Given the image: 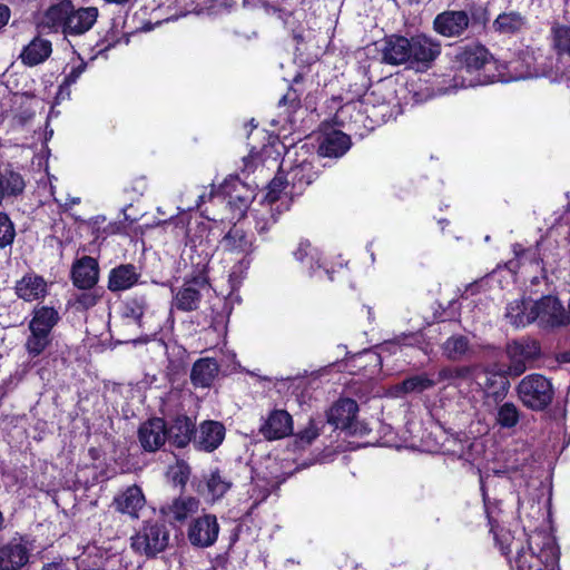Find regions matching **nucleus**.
I'll return each mask as SVG.
<instances>
[{
  "mask_svg": "<svg viewBox=\"0 0 570 570\" xmlns=\"http://www.w3.org/2000/svg\"><path fill=\"white\" fill-rule=\"evenodd\" d=\"M495 540L511 570H533L537 561L549 569L559 561V550L546 532H534L529 538H515L510 531H502L495 534Z\"/></svg>",
  "mask_w": 570,
  "mask_h": 570,
  "instance_id": "f257e3e1",
  "label": "nucleus"
},
{
  "mask_svg": "<svg viewBox=\"0 0 570 570\" xmlns=\"http://www.w3.org/2000/svg\"><path fill=\"white\" fill-rule=\"evenodd\" d=\"M99 11L96 7L75 8L70 1L51 6L43 19V27L53 32L61 31L65 38L78 37L96 23Z\"/></svg>",
  "mask_w": 570,
  "mask_h": 570,
  "instance_id": "f03ea898",
  "label": "nucleus"
},
{
  "mask_svg": "<svg viewBox=\"0 0 570 570\" xmlns=\"http://www.w3.org/2000/svg\"><path fill=\"white\" fill-rule=\"evenodd\" d=\"M377 96L379 90H373L361 99L347 101L337 109L335 122L343 127L352 122L371 127L385 122L392 110L390 104L379 102Z\"/></svg>",
  "mask_w": 570,
  "mask_h": 570,
  "instance_id": "7ed1b4c3",
  "label": "nucleus"
},
{
  "mask_svg": "<svg viewBox=\"0 0 570 570\" xmlns=\"http://www.w3.org/2000/svg\"><path fill=\"white\" fill-rule=\"evenodd\" d=\"M60 315L53 306L36 305L29 322L30 335L26 350L31 356L40 355L51 343V332L59 323Z\"/></svg>",
  "mask_w": 570,
  "mask_h": 570,
  "instance_id": "20e7f679",
  "label": "nucleus"
},
{
  "mask_svg": "<svg viewBox=\"0 0 570 570\" xmlns=\"http://www.w3.org/2000/svg\"><path fill=\"white\" fill-rule=\"evenodd\" d=\"M515 390L522 404L532 411L546 410L554 397L552 383L541 374L524 376Z\"/></svg>",
  "mask_w": 570,
  "mask_h": 570,
  "instance_id": "39448f33",
  "label": "nucleus"
},
{
  "mask_svg": "<svg viewBox=\"0 0 570 570\" xmlns=\"http://www.w3.org/2000/svg\"><path fill=\"white\" fill-rule=\"evenodd\" d=\"M533 323L537 322L540 327H560L569 325L568 311L560 299L552 295H547L538 301H533Z\"/></svg>",
  "mask_w": 570,
  "mask_h": 570,
  "instance_id": "423d86ee",
  "label": "nucleus"
},
{
  "mask_svg": "<svg viewBox=\"0 0 570 570\" xmlns=\"http://www.w3.org/2000/svg\"><path fill=\"white\" fill-rule=\"evenodd\" d=\"M541 348L535 340L523 338L513 341L507 345L509 366L507 373L512 376H520L528 368V363L540 356Z\"/></svg>",
  "mask_w": 570,
  "mask_h": 570,
  "instance_id": "0eeeda50",
  "label": "nucleus"
},
{
  "mask_svg": "<svg viewBox=\"0 0 570 570\" xmlns=\"http://www.w3.org/2000/svg\"><path fill=\"white\" fill-rule=\"evenodd\" d=\"M220 527L216 515L205 513L189 522L187 539L193 547L206 549L216 543Z\"/></svg>",
  "mask_w": 570,
  "mask_h": 570,
  "instance_id": "6e6552de",
  "label": "nucleus"
},
{
  "mask_svg": "<svg viewBox=\"0 0 570 570\" xmlns=\"http://www.w3.org/2000/svg\"><path fill=\"white\" fill-rule=\"evenodd\" d=\"M441 43L425 35L410 38L409 68L425 70L440 56Z\"/></svg>",
  "mask_w": 570,
  "mask_h": 570,
  "instance_id": "1a4fd4ad",
  "label": "nucleus"
},
{
  "mask_svg": "<svg viewBox=\"0 0 570 570\" xmlns=\"http://www.w3.org/2000/svg\"><path fill=\"white\" fill-rule=\"evenodd\" d=\"M22 174L11 165H0V207L13 204L26 189Z\"/></svg>",
  "mask_w": 570,
  "mask_h": 570,
  "instance_id": "9d476101",
  "label": "nucleus"
},
{
  "mask_svg": "<svg viewBox=\"0 0 570 570\" xmlns=\"http://www.w3.org/2000/svg\"><path fill=\"white\" fill-rule=\"evenodd\" d=\"M491 59L492 56L484 46L472 43L459 49L454 63L459 72L466 71L472 73L482 69Z\"/></svg>",
  "mask_w": 570,
  "mask_h": 570,
  "instance_id": "9b49d317",
  "label": "nucleus"
},
{
  "mask_svg": "<svg viewBox=\"0 0 570 570\" xmlns=\"http://www.w3.org/2000/svg\"><path fill=\"white\" fill-rule=\"evenodd\" d=\"M31 548L23 538H13L0 547V570H19L30 557Z\"/></svg>",
  "mask_w": 570,
  "mask_h": 570,
  "instance_id": "f8f14e48",
  "label": "nucleus"
},
{
  "mask_svg": "<svg viewBox=\"0 0 570 570\" xmlns=\"http://www.w3.org/2000/svg\"><path fill=\"white\" fill-rule=\"evenodd\" d=\"M200 501L195 497L180 495L175 498L170 503L160 508L163 517L173 525L184 524L187 519L198 512Z\"/></svg>",
  "mask_w": 570,
  "mask_h": 570,
  "instance_id": "ddd939ff",
  "label": "nucleus"
},
{
  "mask_svg": "<svg viewBox=\"0 0 570 570\" xmlns=\"http://www.w3.org/2000/svg\"><path fill=\"white\" fill-rule=\"evenodd\" d=\"M293 432L292 415L285 410H273L259 428V433L268 441L284 439Z\"/></svg>",
  "mask_w": 570,
  "mask_h": 570,
  "instance_id": "4468645a",
  "label": "nucleus"
},
{
  "mask_svg": "<svg viewBox=\"0 0 570 570\" xmlns=\"http://www.w3.org/2000/svg\"><path fill=\"white\" fill-rule=\"evenodd\" d=\"M225 426L218 421H204L196 429L194 446L204 452L215 451L225 439Z\"/></svg>",
  "mask_w": 570,
  "mask_h": 570,
  "instance_id": "2eb2a0df",
  "label": "nucleus"
},
{
  "mask_svg": "<svg viewBox=\"0 0 570 570\" xmlns=\"http://www.w3.org/2000/svg\"><path fill=\"white\" fill-rule=\"evenodd\" d=\"M358 412L357 403L352 399H341L327 412V422L335 429L347 430L354 433V421Z\"/></svg>",
  "mask_w": 570,
  "mask_h": 570,
  "instance_id": "dca6fc26",
  "label": "nucleus"
},
{
  "mask_svg": "<svg viewBox=\"0 0 570 570\" xmlns=\"http://www.w3.org/2000/svg\"><path fill=\"white\" fill-rule=\"evenodd\" d=\"M99 279L98 262L90 256H82L71 267V281L79 289H92Z\"/></svg>",
  "mask_w": 570,
  "mask_h": 570,
  "instance_id": "f3484780",
  "label": "nucleus"
},
{
  "mask_svg": "<svg viewBox=\"0 0 570 570\" xmlns=\"http://www.w3.org/2000/svg\"><path fill=\"white\" fill-rule=\"evenodd\" d=\"M470 18L465 11H444L434 21V30L444 37H459L469 27Z\"/></svg>",
  "mask_w": 570,
  "mask_h": 570,
  "instance_id": "a211bd4d",
  "label": "nucleus"
},
{
  "mask_svg": "<svg viewBox=\"0 0 570 570\" xmlns=\"http://www.w3.org/2000/svg\"><path fill=\"white\" fill-rule=\"evenodd\" d=\"M410 38L392 35L383 40L381 48L382 61L391 66L406 65L409 67Z\"/></svg>",
  "mask_w": 570,
  "mask_h": 570,
  "instance_id": "6ab92c4d",
  "label": "nucleus"
},
{
  "mask_svg": "<svg viewBox=\"0 0 570 570\" xmlns=\"http://www.w3.org/2000/svg\"><path fill=\"white\" fill-rule=\"evenodd\" d=\"M220 246L232 254L249 255L255 250L254 235L234 225L222 238Z\"/></svg>",
  "mask_w": 570,
  "mask_h": 570,
  "instance_id": "aec40b11",
  "label": "nucleus"
},
{
  "mask_svg": "<svg viewBox=\"0 0 570 570\" xmlns=\"http://www.w3.org/2000/svg\"><path fill=\"white\" fill-rule=\"evenodd\" d=\"M16 294L26 302L43 298L48 292L47 282L36 274H27L16 283Z\"/></svg>",
  "mask_w": 570,
  "mask_h": 570,
  "instance_id": "412c9836",
  "label": "nucleus"
},
{
  "mask_svg": "<svg viewBox=\"0 0 570 570\" xmlns=\"http://www.w3.org/2000/svg\"><path fill=\"white\" fill-rule=\"evenodd\" d=\"M51 53V41L36 37L22 49L19 58L24 66L35 67L45 62Z\"/></svg>",
  "mask_w": 570,
  "mask_h": 570,
  "instance_id": "4be33fe9",
  "label": "nucleus"
},
{
  "mask_svg": "<svg viewBox=\"0 0 570 570\" xmlns=\"http://www.w3.org/2000/svg\"><path fill=\"white\" fill-rule=\"evenodd\" d=\"M204 285L205 281L199 279V277H195L191 281L186 282V284L177 292L174 298V306L184 312L196 309L202 297L199 287Z\"/></svg>",
  "mask_w": 570,
  "mask_h": 570,
  "instance_id": "5701e85b",
  "label": "nucleus"
},
{
  "mask_svg": "<svg viewBox=\"0 0 570 570\" xmlns=\"http://www.w3.org/2000/svg\"><path fill=\"white\" fill-rule=\"evenodd\" d=\"M219 372V365L215 358L203 357L197 360L190 372V381L196 387H209Z\"/></svg>",
  "mask_w": 570,
  "mask_h": 570,
  "instance_id": "b1692460",
  "label": "nucleus"
},
{
  "mask_svg": "<svg viewBox=\"0 0 570 570\" xmlns=\"http://www.w3.org/2000/svg\"><path fill=\"white\" fill-rule=\"evenodd\" d=\"M351 147V138L340 130L325 134L318 146V154L324 157H341Z\"/></svg>",
  "mask_w": 570,
  "mask_h": 570,
  "instance_id": "393cba45",
  "label": "nucleus"
},
{
  "mask_svg": "<svg viewBox=\"0 0 570 570\" xmlns=\"http://www.w3.org/2000/svg\"><path fill=\"white\" fill-rule=\"evenodd\" d=\"M317 177V171L309 161H302L292 167L287 173V181L292 185V194L299 195Z\"/></svg>",
  "mask_w": 570,
  "mask_h": 570,
  "instance_id": "a878e982",
  "label": "nucleus"
},
{
  "mask_svg": "<svg viewBox=\"0 0 570 570\" xmlns=\"http://www.w3.org/2000/svg\"><path fill=\"white\" fill-rule=\"evenodd\" d=\"M139 273L131 264L119 265L110 271L108 289L111 292L126 291L137 284Z\"/></svg>",
  "mask_w": 570,
  "mask_h": 570,
  "instance_id": "bb28decb",
  "label": "nucleus"
},
{
  "mask_svg": "<svg viewBox=\"0 0 570 570\" xmlns=\"http://www.w3.org/2000/svg\"><path fill=\"white\" fill-rule=\"evenodd\" d=\"M532 305V299H514L507 306L505 318L514 327H524L533 323Z\"/></svg>",
  "mask_w": 570,
  "mask_h": 570,
  "instance_id": "cd10ccee",
  "label": "nucleus"
},
{
  "mask_svg": "<svg viewBox=\"0 0 570 570\" xmlns=\"http://www.w3.org/2000/svg\"><path fill=\"white\" fill-rule=\"evenodd\" d=\"M142 492L138 485H132L117 495L114 500L116 509L121 513H128L134 519L139 518V511L142 507Z\"/></svg>",
  "mask_w": 570,
  "mask_h": 570,
  "instance_id": "c85d7f7f",
  "label": "nucleus"
},
{
  "mask_svg": "<svg viewBox=\"0 0 570 570\" xmlns=\"http://www.w3.org/2000/svg\"><path fill=\"white\" fill-rule=\"evenodd\" d=\"M195 423L187 416H177L167 430L168 439L178 448L186 446L195 436Z\"/></svg>",
  "mask_w": 570,
  "mask_h": 570,
  "instance_id": "c756f323",
  "label": "nucleus"
},
{
  "mask_svg": "<svg viewBox=\"0 0 570 570\" xmlns=\"http://www.w3.org/2000/svg\"><path fill=\"white\" fill-rule=\"evenodd\" d=\"M204 480L206 484V495L213 502L222 499L233 485L230 478L218 468L205 475Z\"/></svg>",
  "mask_w": 570,
  "mask_h": 570,
  "instance_id": "7c9ffc66",
  "label": "nucleus"
},
{
  "mask_svg": "<svg viewBox=\"0 0 570 570\" xmlns=\"http://www.w3.org/2000/svg\"><path fill=\"white\" fill-rule=\"evenodd\" d=\"M169 532L164 524H151L145 529V554L155 556L166 549Z\"/></svg>",
  "mask_w": 570,
  "mask_h": 570,
  "instance_id": "2f4dec72",
  "label": "nucleus"
},
{
  "mask_svg": "<svg viewBox=\"0 0 570 570\" xmlns=\"http://www.w3.org/2000/svg\"><path fill=\"white\" fill-rule=\"evenodd\" d=\"M168 439L165 421L155 417L145 423V451L160 449Z\"/></svg>",
  "mask_w": 570,
  "mask_h": 570,
  "instance_id": "473e14b6",
  "label": "nucleus"
},
{
  "mask_svg": "<svg viewBox=\"0 0 570 570\" xmlns=\"http://www.w3.org/2000/svg\"><path fill=\"white\" fill-rule=\"evenodd\" d=\"M436 381L431 379L426 373L413 375L406 377L401 383L394 386L395 393L400 394H412V393H422L426 390L434 387Z\"/></svg>",
  "mask_w": 570,
  "mask_h": 570,
  "instance_id": "72a5a7b5",
  "label": "nucleus"
},
{
  "mask_svg": "<svg viewBox=\"0 0 570 570\" xmlns=\"http://www.w3.org/2000/svg\"><path fill=\"white\" fill-rule=\"evenodd\" d=\"M527 24V19L517 11L503 12L493 21V28L501 33H515Z\"/></svg>",
  "mask_w": 570,
  "mask_h": 570,
  "instance_id": "f704fd0d",
  "label": "nucleus"
},
{
  "mask_svg": "<svg viewBox=\"0 0 570 570\" xmlns=\"http://www.w3.org/2000/svg\"><path fill=\"white\" fill-rule=\"evenodd\" d=\"M521 411L513 402H504L497 409L494 422L501 429H514L521 419Z\"/></svg>",
  "mask_w": 570,
  "mask_h": 570,
  "instance_id": "c9c22d12",
  "label": "nucleus"
},
{
  "mask_svg": "<svg viewBox=\"0 0 570 570\" xmlns=\"http://www.w3.org/2000/svg\"><path fill=\"white\" fill-rule=\"evenodd\" d=\"M470 342L464 335H452L441 346L443 355L450 361L461 360L468 352Z\"/></svg>",
  "mask_w": 570,
  "mask_h": 570,
  "instance_id": "e433bc0d",
  "label": "nucleus"
},
{
  "mask_svg": "<svg viewBox=\"0 0 570 570\" xmlns=\"http://www.w3.org/2000/svg\"><path fill=\"white\" fill-rule=\"evenodd\" d=\"M551 38L558 55L570 56V26L553 23L551 27Z\"/></svg>",
  "mask_w": 570,
  "mask_h": 570,
  "instance_id": "4c0bfd02",
  "label": "nucleus"
},
{
  "mask_svg": "<svg viewBox=\"0 0 570 570\" xmlns=\"http://www.w3.org/2000/svg\"><path fill=\"white\" fill-rule=\"evenodd\" d=\"M471 373L470 367L468 366H446L442 367L438 372L436 383L439 382H448L451 385H458L460 381L466 379Z\"/></svg>",
  "mask_w": 570,
  "mask_h": 570,
  "instance_id": "58836bf2",
  "label": "nucleus"
},
{
  "mask_svg": "<svg viewBox=\"0 0 570 570\" xmlns=\"http://www.w3.org/2000/svg\"><path fill=\"white\" fill-rule=\"evenodd\" d=\"M16 235L14 223L7 213L0 212V249L11 246Z\"/></svg>",
  "mask_w": 570,
  "mask_h": 570,
  "instance_id": "ea45409f",
  "label": "nucleus"
},
{
  "mask_svg": "<svg viewBox=\"0 0 570 570\" xmlns=\"http://www.w3.org/2000/svg\"><path fill=\"white\" fill-rule=\"evenodd\" d=\"M83 291L85 292L76 294L71 302V306L78 311H86V309H89V308L96 306L97 303L101 298V296L96 291H92V289H83Z\"/></svg>",
  "mask_w": 570,
  "mask_h": 570,
  "instance_id": "a19ab883",
  "label": "nucleus"
},
{
  "mask_svg": "<svg viewBox=\"0 0 570 570\" xmlns=\"http://www.w3.org/2000/svg\"><path fill=\"white\" fill-rule=\"evenodd\" d=\"M190 468L184 461H178L175 465L168 470V476L171 479L175 485L184 488L189 479Z\"/></svg>",
  "mask_w": 570,
  "mask_h": 570,
  "instance_id": "79ce46f5",
  "label": "nucleus"
},
{
  "mask_svg": "<svg viewBox=\"0 0 570 570\" xmlns=\"http://www.w3.org/2000/svg\"><path fill=\"white\" fill-rule=\"evenodd\" d=\"M288 185V181L286 177H283L282 175H276L272 181L267 186V193L265 196V200L268 203V205H273L275 202H277L281 197L282 191L285 189V187Z\"/></svg>",
  "mask_w": 570,
  "mask_h": 570,
  "instance_id": "37998d69",
  "label": "nucleus"
},
{
  "mask_svg": "<svg viewBox=\"0 0 570 570\" xmlns=\"http://www.w3.org/2000/svg\"><path fill=\"white\" fill-rule=\"evenodd\" d=\"M494 384L499 385V389L493 391V395H494L495 400L504 399L507 393H508V391H509V387H510V382L508 381V379L505 376H503V375L487 376V381L484 383V387L488 389V390H491V387Z\"/></svg>",
  "mask_w": 570,
  "mask_h": 570,
  "instance_id": "c03bdc74",
  "label": "nucleus"
},
{
  "mask_svg": "<svg viewBox=\"0 0 570 570\" xmlns=\"http://www.w3.org/2000/svg\"><path fill=\"white\" fill-rule=\"evenodd\" d=\"M277 222V217L273 213V209L263 212L256 216L255 229L259 235L266 234L271 227Z\"/></svg>",
  "mask_w": 570,
  "mask_h": 570,
  "instance_id": "a18cd8bd",
  "label": "nucleus"
},
{
  "mask_svg": "<svg viewBox=\"0 0 570 570\" xmlns=\"http://www.w3.org/2000/svg\"><path fill=\"white\" fill-rule=\"evenodd\" d=\"M320 435V428L314 420L308 422V425L296 435V442L301 446L309 445Z\"/></svg>",
  "mask_w": 570,
  "mask_h": 570,
  "instance_id": "49530a36",
  "label": "nucleus"
},
{
  "mask_svg": "<svg viewBox=\"0 0 570 570\" xmlns=\"http://www.w3.org/2000/svg\"><path fill=\"white\" fill-rule=\"evenodd\" d=\"M279 107H286L288 111H295L301 107V95L296 89L289 87L286 94L278 101Z\"/></svg>",
  "mask_w": 570,
  "mask_h": 570,
  "instance_id": "de8ad7c7",
  "label": "nucleus"
},
{
  "mask_svg": "<svg viewBox=\"0 0 570 570\" xmlns=\"http://www.w3.org/2000/svg\"><path fill=\"white\" fill-rule=\"evenodd\" d=\"M294 257L298 262H304L306 258L311 257V259L314 258V248H312V245L309 242H301L298 244L297 249L294 252Z\"/></svg>",
  "mask_w": 570,
  "mask_h": 570,
  "instance_id": "09e8293b",
  "label": "nucleus"
},
{
  "mask_svg": "<svg viewBox=\"0 0 570 570\" xmlns=\"http://www.w3.org/2000/svg\"><path fill=\"white\" fill-rule=\"evenodd\" d=\"M124 316L127 325L136 324L140 326L142 308L140 306H137L136 308L127 306Z\"/></svg>",
  "mask_w": 570,
  "mask_h": 570,
  "instance_id": "8fccbe9b",
  "label": "nucleus"
},
{
  "mask_svg": "<svg viewBox=\"0 0 570 570\" xmlns=\"http://www.w3.org/2000/svg\"><path fill=\"white\" fill-rule=\"evenodd\" d=\"M481 491H482V498H483V502H484V507H485V512H487V515H488V519H489V523L491 524V528L493 529L494 528V523L498 522V520L495 519V508L492 507L489 498H488V494H487V491H485V488L483 485V483L481 484Z\"/></svg>",
  "mask_w": 570,
  "mask_h": 570,
  "instance_id": "3c124183",
  "label": "nucleus"
},
{
  "mask_svg": "<svg viewBox=\"0 0 570 570\" xmlns=\"http://www.w3.org/2000/svg\"><path fill=\"white\" fill-rule=\"evenodd\" d=\"M11 18L9 6L0 2V33L4 30Z\"/></svg>",
  "mask_w": 570,
  "mask_h": 570,
  "instance_id": "603ef678",
  "label": "nucleus"
},
{
  "mask_svg": "<svg viewBox=\"0 0 570 570\" xmlns=\"http://www.w3.org/2000/svg\"><path fill=\"white\" fill-rule=\"evenodd\" d=\"M83 71V68L82 67H77V68H73L63 79V82H62V86H71L72 83H75L78 78L80 77V75L82 73Z\"/></svg>",
  "mask_w": 570,
  "mask_h": 570,
  "instance_id": "864d4df0",
  "label": "nucleus"
},
{
  "mask_svg": "<svg viewBox=\"0 0 570 570\" xmlns=\"http://www.w3.org/2000/svg\"><path fill=\"white\" fill-rule=\"evenodd\" d=\"M41 570H72L69 562L62 560L47 563Z\"/></svg>",
  "mask_w": 570,
  "mask_h": 570,
  "instance_id": "5fc2aeb1",
  "label": "nucleus"
},
{
  "mask_svg": "<svg viewBox=\"0 0 570 570\" xmlns=\"http://www.w3.org/2000/svg\"><path fill=\"white\" fill-rule=\"evenodd\" d=\"M131 208H132V205H128L122 209V212H124L125 219L130 223H134V222L138 220V217L136 215H131L129 213L131 210Z\"/></svg>",
  "mask_w": 570,
  "mask_h": 570,
  "instance_id": "6e6d98bb",
  "label": "nucleus"
},
{
  "mask_svg": "<svg viewBox=\"0 0 570 570\" xmlns=\"http://www.w3.org/2000/svg\"><path fill=\"white\" fill-rule=\"evenodd\" d=\"M131 547L136 551H140L142 549V540L138 534L131 538Z\"/></svg>",
  "mask_w": 570,
  "mask_h": 570,
  "instance_id": "4d7b16f0",
  "label": "nucleus"
},
{
  "mask_svg": "<svg viewBox=\"0 0 570 570\" xmlns=\"http://www.w3.org/2000/svg\"><path fill=\"white\" fill-rule=\"evenodd\" d=\"M458 76H455L454 80H456ZM475 85V80L474 79H469L468 81H465L464 79H462V81L459 83L456 82V86H461V87H472Z\"/></svg>",
  "mask_w": 570,
  "mask_h": 570,
  "instance_id": "13d9d810",
  "label": "nucleus"
},
{
  "mask_svg": "<svg viewBox=\"0 0 570 570\" xmlns=\"http://www.w3.org/2000/svg\"><path fill=\"white\" fill-rule=\"evenodd\" d=\"M235 198H237L240 202L242 206H244V207H246L248 202H249V197L248 196L237 195V196H235Z\"/></svg>",
  "mask_w": 570,
  "mask_h": 570,
  "instance_id": "bf43d9fd",
  "label": "nucleus"
},
{
  "mask_svg": "<svg viewBox=\"0 0 570 570\" xmlns=\"http://www.w3.org/2000/svg\"><path fill=\"white\" fill-rule=\"evenodd\" d=\"M108 3H116V4H125L130 2L131 0H105Z\"/></svg>",
  "mask_w": 570,
  "mask_h": 570,
  "instance_id": "052dcab7",
  "label": "nucleus"
},
{
  "mask_svg": "<svg viewBox=\"0 0 570 570\" xmlns=\"http://www.w3.org/2000/svg\"><path fill=\"white\" fill-rule=\"evenodd\" d=\"M137 438L142 443V424L137 429Z\"/></svg>",
  "mask_w": 570,
  "mask_h": 570,
  "instance_id": "680f3d73",
  "label": "nucleus"
},
{
  "mask_svg": "<svg viewBox=\"0 0 570 570\" xmlns=\"http://www.w3.org/2000/svg\"><path fill=\"white\" fill-rule=\"evenodd\" d=\"M3 522H4V518H3L2 512L0 511V531H1V530H2V528H3Z\"/></svg>",
  "mask_w": 570,
  "mask_h": 570,
  "instance_id": "e2e57ef3",
  "label": "nucleus"
},
{
  "mask_svg": "<svg viewBox=\"0 0 570 570\" xmlns=\"http://www.w3.org/2000/svg\"><path fill=\"white\" fill-rule=\"evenodd\" d=\"M153 29V26L149 24V23H145V27H144V30L145 31H148V30H151Z\"/></svg>",
  "mask_w": 570,
  "mask_h": 570,
  "instance_id": "0e129e2a",
  "label": "nucleus"
},
{
  "mask_svg": "<svg viewBox=\"0 0 570 570\" xmlns=\"http://www.w3.org/2000/svg\"><path fill=\"white\" fill-rule=\"evenodd\" d=\"M568 321H569V324H570V297H569V301H568Z\"/></svg>",
  "mask_w": 570,
  "mask_h": 570,
  "instance_id": "69168bd1",
  "label": "nucleus"
},
{
  "mask_svg": "<svg viewBox=\"0 0 570 570\" xmlns=\"http://www.w3.org/2000/svg\"><path fill=\"white\" fill-rule=\"evenodd\" d=\"M529 76H530V73H528V75H521V76H520V78H527V77H529ZM517 79H519V77H517Z\"/></svg>",
  "mask_w": 570,
  "mask_h": 570,
  "instance_id": "338daca9",
  "label": "nucleus"
},
{
  "mask_svg": "<svg viewBox=\"0 0 570 570\" xmlns=\"http://www.w3.org/2000/svg\"><path fill=\"white\" fill-rule=\"evenodd\" d=\"M199 202H204V195L199 196Z\"/></svg>",
  "mask_w": 570,
  "mask_h": 570,
  "instance_id": "774afa93",
  "label": "nucleus"
}]
</instances>
